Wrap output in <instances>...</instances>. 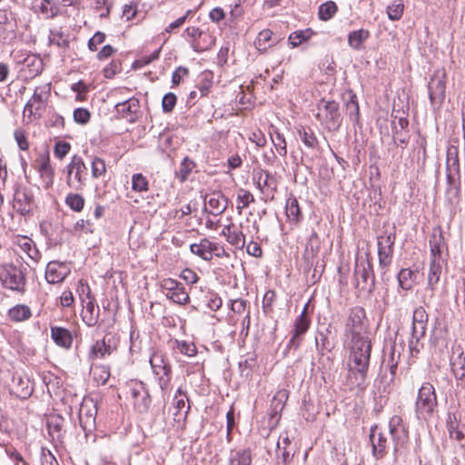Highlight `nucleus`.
<instances>
[{
    "label": "nucleus",
    "mask_w": 465,
    "mask_h": 465,
    "mask_svg": "<svg viewBox=\"0 0 465 465\" xmlns=\"http://www.w3.org/2000/svg\"><path fill=\"white\" fill-rule=\"evenodd\" d=\"M366 313L362 307L350 310L344 329L345 343L350 348L347 385L351 389L362 387L370 366L371 341L366 332Z\"/></svg>",
    "instance_id": "1"
},
{
    "label": "nucleus",
    "mask_w": 465,
    "mask_h": 465,
    "mask_svg": "<svg viewBox=\"0 0 465 465\" xmlns=\"http://www.w3.org/2000/svg\"><path fill=\"white\" fill-rule=\"evenodd\" d=\"M26 269L17 267L12 263L0 265V282L4 288L19 294L25 292Z\"/></svg>",
    "instance_id": "2"
},
{
    "label": "nucleus",
    "mask_w": 465,
    "mask_h": 465,
    "mask_svg": "<svg viewBox=\"0 0 465 465\" xmlns=\"http://www.w3.org/2000/svg\"><path fill=\"white\" fill-rule=\"evenodd\" d=\"M354 275L357 286L368 292H371L375 286V277L371 263V252L358 253L355 257Z\"/></svg>",
    "instance_id": "3"
},
{
    "label": "nucleus",
    "mask_w": 465,
    "mask_h": 465,
    "mask_svg": "<svg viewBox=\"0 0 465 465\" xmlns=\"http://www.w3.org/2000/svg\"><path fill=\"white\" fill-rule=\"evenodd\" d=\"M438 405L435 389L432 384L425 382L420 388L416 400V414L419 419L430 418Z\"/></svg>",
    "instance_id": "4"
},
{
    "label": "nucleus",
    "mask_w": 465,
    "mask_h": 465,
    "mask_svg": "<svg viewBox=\"0 0 465 465\" xmlns=\"http://www.w3.org/2000/svg\"><path fill=\"white\" fill-rule=\"evenodd\" d=\"M150 365L153 374L158 380V384L163 391L168 389L171 381V365L165 356L155 351L150 357Z\"/></svg>",
    "instance_id": "5"
},
{
    "label": "nucleus",
    "mask_w": 465,
    "mask_h": 465,
    "mask_svg": "<svg viewBox=\"0 0 465 465\" xmlns=\"http://www.w3.org/2000/svg\"><path fill=\"white\" fill-rule=\"evenodd\" d=\"M183 36L196 53H203L210 50L215 43L214 36L195 26L187 27L183 33Z\"/></svg>",
    "instance_id": "6"
},
{
    "label": "nucleus",
    "mask_w": 465,
    "mask_h": 465,
    "mask_svg": "<svg viewBox=\"0 0 465 465\" xmlns=\"http://www.w3.org/2000/svg\"><path fill=\"white\" fill-rule=\"evenodd\" d=\"M48 96L49 91H45L44 88H35L34 94L24 108V116L27 117L30 122L41 118L45 110Z\"/></svg>",
    "instance_id": "7"
},
{
    "label": "nucleus",
    "mask_w": 465,
    "mask_h": 465,
    "mask_svg": "<svg viewBox=\"0 0 465 465\" xmlns=\"http://www.w3.org/2000/svg\"><path fill=\"white\" fill-rule=\"evenodd\" d=\"M445 74L440 70H437L431 75L428 84L429 98L431 106L436 109L440 108L445 99Z\"/></svg>",
    "instance_id": "8"
},
{
    "label": "nucleus",
    "mask_w": 465,
    "mask_h": 465,
    "mask_svg": "<svg viewBox=\"0 0 465 465\" xmlns=\"http://www.w3.org/2000/svg\"><path fill=\"white\" fill-rule=\"evenodd\" d=\"M447 181L450 186H453L456 190V193H460V161H459V150L456 146H450L447 151Z\"/></svg>",
    "instance_id": "9"
},
{
    "label": "nucleus",
    "mask_w": 465,
    "mask_h": 465,
    "mask_svg": "<svg viewBox=\"0 0 465 465\" xmlns=\"http://www.w3.org/2000/svg\"><path fill=\"white\" fill-rule=\"evenodd\" d=\"M117 348V341L112 334H106L100 341H96L89 350L88 359L94 361L110 356Z\"/></svg>",
    "instance_id": "10"
},
{
    "label": "nucleus",
    "mask_w": 465,
    "mask_h": 465,
    "mask_svg": "<svg viewBox=\"0 0 465 465\" xmlns=\"http://www.w3.org/2000/svg\"><path fill=\"white\" fill-rule=\"evenodd\" d=\"M97 414L96 403L91 398L83 400L78 412L79 423L84 431H92L95 427Z\"/></svg>",
    "instance_id": "11"
},
{
    "label": "nucleus",
    "mask_w": 465,
    "mask_h": 465,
    "mask_svg": "<svg viewBox=\"0 0 465 465\" xmlns=\"http://www.w3.org/2000/svg\"><path fill=\"white\" fill-rule=\"evenodd\" d=\"M394 242V233H389L378 237L379 266L383 272H386L387 268L391 263Z\"/></svg>",
    "instance_id": "12"
},
{
    "label": "nucleus",
    "mask_w": 465,
    "mask_h": 465,
    "mask_svg": "<svg viewBox=\"0 0 465 465\" xmlns=\"http://www.w3.org/2000/svg\"><path fill=\"white\" fill-rule=\"evenodd\" d=\"M87 170L83 159L78 155H74L71 163L67 165V184L78 189L84 184L83 173Z\"/></svg>",
    "instance_id": "13"
},
{
    "label": "nucleus",
    "mask_w": 465,
    "mask_h": 465,
    "mask_svg": "<svg viewBox=\"0 0 465 465\" xmlns=\"http://www.w3.org/2000/svg\"><path fill=\"white\" fill-rule=\"evenodd\" d=\"M390 434L394 442V453H397L408 441V430L405 428L401 416L394 415L389 421Z\"/></svg>",
    "instance_id": "14"
},
{
    "label": "nucleus",
    "mask_w": 465,
    "mask_h": 465,
    "mask_svg": "<svg viewBox=\"0 0 465 465\" xmlns=\"http://www.w3.org/2000/svg\"><path fill=\"white\" fill-rule=\"evenodd\" d=\"M161 287L166 291V297L178 304H185L189 302L190 297L185 292L183 285L173 279H163Z\"/></svg>",
    "instance_id": "15"
},
{
    "label": "nucleus",
    "mask_w": 465,
    "mask_h": 465,
    "mask_svg": "<svg viewBox=\"0 0 465 465\" xmlns=\"http://www.w3.org/2000/svg\"><path fill=\"white\" fill-rule=\"evenodd\" d=\"M34 205V196L31 190L25 186H17L14 194V208L22 215L28 214Z\"/></svg>",
    "instance_id": "16"
},
{
    "label": "nucleus",
    "mask_w": 465,
    "mask_h": 465,
    "mask_svg": "<svg viewBox=\"0 0 465 465\" xmlns=\"http://www.w3.org/2000/svg\"><path fill=\"white\" fill-rule=\"evenodd\" d=\"M308 305L306 304L299 317L296 318L293 327L294 332L289 341L288 348L298 349L302 342V336L308 331L311 321L307 315Z\"/></svg>",
    "instance_id": "17"
},
{
    "label": "nucleus",
    "mask_w": 465,
    "mask_h": 465,
    "mask_svg": "<svg viewBox=\"0 0 465 465\" xmlns=\"http://www.w3.org/2000/svg\"><path fill=\"white\" fill-rule=\"evenodd\" d=\"M318 116H323L327 127L330 130H337L341 124L339 104L335 101H322V108H320Z\"/></svg>",
    "instance_id": "18"
},
{
    "label": "nucleus",
    "mask_w": 465,
    "mask_h": 465,
    "mask_svg": "<svg viewBox=\"0 0 465 465\" xmlns=\"http://www.w3.org/2000/svg\"><path fill=\"white\" fill-rule=\"evenodd\" d=\"M71 270L66 262H50L45 269V279L49 283L54 284L63 282Z\"/></svg>",
    "instance_id": "19"
},
{
    "label": "nucleus",
    "mask_w": 465,
    "mask_h": 465,
    "mask_svg": "<svg viewBox=\"0 0 465 465\" xmlns=\"http://www.w3.org/2000/svg\"><path fill=\"white\" fill-rule=\"evenodd\" d=\"M129 394L133 399L134 407L138 412L144 413L148 411L151 404V397L143 383L130 388Z\"/></svg>",
    "instance_id": "20"
},
{
    "label": "nucleus",
    "mask_w": 465,
    "mask_h": 465,
    "mask_svg": "<svg viewBox=\"0 0 465 465\" xmlns=\"http://www.w3.org/2000/svg\"><path fill=\"white\" fill-rule=\"evenodd\" d=\"M139 109V100L134 97L127 99L122 103H118L115 105L117 114L130 123H134L137 120Z\"/></svg>",
    "instance_id": "21"
},
{
    "label": "nucleus",
    "mask_w": 465,
    "mask_h": 465,
    "mask_svg": "<svg viewBox=\"0 0 465 465\" xmlns=\"http://www.w3.org/2000/svg\"><path fill=\"white\" fill-rule=\"evenodd\" d=\"M450 366L456 379L462 380L465 377V355L460 345L452 348Z\"/></svg>",
    "instance_id": "22"
},
{
    "label": "nucleus",
    "mask_w": 465,
    "mask_h": 465,
    "mask_svg": "<svg viewBox=\"0 0 465 465\" xmlns=\"http://www.w3.org/2000/svg\"><path fill=\"white\" fill-rule=\"evenodd\" d=\"M227 198L220 192H213L205 197V204L210 208L213 215L222 214L227 208Z\"/></svg>",
    "instance_id": "23"
},
{
    "label": "nucleus",
    "mask_w": 465,
    "mask_h": 465,
    "mask_svg": "<svg viewBox=\"0 0 465 465\" xmlns=\"http://www.w3.org/2000/svg\"><path fill=\"white\" fill-rule=\"evenodd\" d=\"M321 248V241L318 233L312 231L311 233L303 253V258L308 266H312Z\"/></svg>",
    "instance_id": "24"
},
{
    "label": "nucleus",
    "mask_w": 465,
    "mask_h": 465,
    "mask_svg": "<svg viewBox=\"0 0 465 465\" xmlns=\"http://www.w3.org/2000/svg\"><path fill=\"white\" fill-rule=\"evenodd\" d=\"M187 401L188 397L185 395V393L183 392L181 389H178L173 399V405L175 409L173 416L174 420L178 422L186 419L187 414L191 409L190 404H186Z\"/></svg>",
    "instance_id": "25"
},
{
    "label": "nucleus",
    "mask_w": 465,
    "mask_h": 465,
    "mask_svg": "<svg viewBox=\"0 0 465 465\" xmlns=\"http://www.w3.org/2000/svg\"><path fill=\"white\" fill-rule=\"evenodd\" d=\"M13 393L15 394L18 398L27 399L31 396L34 388L27 377H23L21 375H15L13 377Z\"/></svg>",
    "instance_id": "26"
},
{
    "label": "nucleus",
    "mask_w": 465,
    "mask_h": 465,
    "mask_svg": "<svg viewBox=\"0 0 465 465\" xmlns=\"http://www.w3.org/2000/svg\"><path fill=\"white\" fill-rule=\"evenodd\" d=\"M191 252L205 261L213 259V252L217 250V245L208 239L204 238L199 243H193L190 246Z\"/></svg>",
    "instance_id": "27"
},
{
    "label": "nucleus",
    "mask_w": 465,
    "mask_h": 465,
    "mask_svg": "<svg viewBox=\"0 0 465 465\" xmlns=\"http://www.w3.org/2000/svg\"><path fill=\"white\" fill-rule=\"evenodd\" d=\"M428 322H412L411 338L409 341V348L411 353L414 351L419 352L420 347V341L425 337Z\"/></svg>",
    "instance_id": "28"
},
{
    "label": "nucleus",
    "mask_w": 465,
    "mask_h": 465,
    "mask_svg": "<svg viewBox=\"0 0 465 465\" xmlns=\"http://www.w3.org/2000/svg\"><path fill=\"white\" fill-rule=\"evenodd\" d=\"M83 304L82 319L89 326L93 327L97 324L99 321L100 310L95 305V299L87 300Z\"/></svg>",
    "instance_id": "29"
},
{
    "label": "nucleus",
    "mask_w": 465,
    "mask_h": 465,
    "mask_svg": "<svg viewBox=\"0 0 465 465\" xmlns=\"http://www.w3.org/2000/svg\"><path fill=\"white\" fill-rule=\"evenodd\" d=\"M253 179L262 193H264L265 190H270L271 192L276 191V179L269 172L259 170L254 173Z\"/></svg>",
    "instance_id": "30"
},
{
    "label": "nucleus",
    "mask_w": 465,
    "mask_h": 465,
    "mask_svg": "<svg viewBox=\"0 0 465 465\" xmlns=\"http://www.w3.org/2000/svg\"><path fill=\"white\" fill-rule=\"evenodd\" d=\"M447 429L451 440H456L461 448L465 447L464 426L457 420L456 417L449 416Z\"/></svg>",
    "instance_id": "31"
},
{
    "label": "nucleus",
    "mask_w": 465,
    "mask_h": 465,
    "mask_svg": "<svg viewBox=\"0 0 465 465\" xmlns=\"http://www.w3.org/2000/svg\"><path fill=\"white\" fill-rule=\"evenodd\" d=\"M51 337L56 345L69 349L73 343V336L71 332L63 327H51Z\"/></svg>",
    "instance_id": "32"
},
{
    "label": "nucleus",
    "mask_w": 465,
    "mask_h": 465,
    "mask_svg": "<svg viewBox=\"0 0 465 465\" xmlns=\"http://www.w3.org/2000/svg\"><path fill=\"white\" fill-rule=\"evenodd\" d=\"M370 438L371 441L373 456L377 460L381 459L386 453L385 449L387 439L383 436L382 433L377 432L376 429L371 430Z\"/></svg>",
    "instance_id": "33"
},
{
    "label": "nucleus",
    "mask_w": 465,
    "mask_h": 465,
    "mask_svg": "<svg viewBox=\"0 0 465 465\" xmlns=\"http://www.w3.org/2000/svg\"><path fill=\"white\" fill-rule=\"evenodd\" d=\"M38 172L40 173V177L44 183V186L45 188H49L54 183V172L50 164L49 157L46 156L43 159L39 168Z\"/></svg>",
    "instance_id": "34"
},
{
    "label": "nucleus",
    "mask_w": 465,
    "mask_h": 465,
    "mask_svg": "<svg viewBox=\"0 0 465 465\" xmlns=\"http://www.w3.org/2000/svg\"><path fill=\"white\" fill-rule=\"evenodd\" d=\"M17 245L35 262H37L39 261V259L41 258V253L36 249L35 244L34 243V242L31 239H29L27 237H22L17 240Z\"/></svg>",
    "instance_id": "35"
},
{
    "label": "nucleus",
    "mask_w": 465,
    "mask_h": 465,
    "mask_svg": "<svg viewBox=\"0 0 465 465\" xmlns=\"http://www.w3.org/2000/svg\"><path fill=\"white\" fill-rule=\"evenodd\" d=\"M370 37V32L366 29L351 31L348 35V45L354 50H360L362 43Z\"/></svg>",
    "instance_id": "36"
},
{
    "label": "nucleus",
    "mask_w": 465,
    "mask_h": 465,
    "mask_svg": "<svg viewBox=\"0 0 465 465\" xmlns=\"http://www.w3.org/2000/svg\"><path fill=\"white\" fill-rule=\"evenodd\" d=\"M286 215L291 223H298L302 219V214L295 197H291L286 203Z\"/></svg>",
    "instance_id": "37"
},
{
    "label": "nucleus",
    "mask_w": 465,
    "mask_h": 465,
    "mask_svg": "<svg viewBox=\"0 0 465 465\" xmlns=\"http://www.w3.org/2000/svg\"><path fill=\"white\" fill-rule=\"evenodd\" d=\"M298 135L307 148L315 150L319 147L318 139L311 128L301 127L298 130Z\"/></svg>",
    "instance_id": "38"
},
{
    "label": "nucleus",
    "mask_w": 465,
    "mask_h": 465,
    "mask_svg": "<svg viewBox=\"0 0 465 465\" xmlns=\"http://www.w3.org/2000/svg\"><path fill=\"white\" fill-rule=\"evenodd\" d=\"M8 316L13 322H19L28 320L32 312L27 305L18 304L9 310Z\"/></svg>",
    "instance_id": "39"
},
{
    "label": "nucleus",
    "mask_w": 465,
    "mask_h": 465,
    "mask_svg": "<svg viewBox=\"0 0 465 465\" xmlns=\"http://www.w3.org/2000/svg\"><path fill=\"white\" fill-rule=\"evenodd\" d=\"M443 261H430L428 272V285L433 290L435 285L440 281V276L442 271Z\"/></svg>",
    "instance_id": "40"
},
{
    "label": "nucleus",
    "mask_w": 465,
    "mask_h": 465,
    "mask_svg": "<svg viewBox=\"0 0 465 465\" xmlns=\"http://www.w3.org/2000/svg\"><path fill=\"white\" fill-rule=\"evenodd\" d=\"M272 32L269 29H264L258 34L255 40V46L260 52H265L270 48L274 42L272 41Z\"/></svg>",
    "instance_id": "41"
},
{
    "label": "nucleus",
    "mask_w": 465,
    "mask_h": 465,
    "mask_svg": "<svg viewBox=\"0 0 465 465\" xmlns=\"http://www.w3.org/2000/svg\"><path fill=\"white\" fill-rule=\"evenodd\" d=\"M346 109L350 119L354 123H359L360 106L357 96L352 91L349 92V100L346 102Z\"/></svg>",
    "instance_id": "42"
},
{
    "label": "nucleus",
    "mask_w": 465,
    "mask_h": 465,
    "mask_svg": "<svg viewBox=\"0 0 465 465\" xmlns=\"http://www.w3.org/2000/svg\"><path fill=\"white\" fill-rule=\"evenodd\" d=\"M252 456L249 449H244L235 452L230 459L229 465H251Z\"/></svg>",
    "instance_id": "43"
},
{
    "label": "nucleus",
    "mask_w": 465,
    "mask_h": 465,
    "mask_svg": "<svg viewBox=\"0 0 465 465\" xmlns=\"http://www.w3.org/2000/svg\"><path fill=\"white\" fill-rule=\"evenodd\" d=\"M315 344L318 351L323 355L325 351H331L334 348V345L331 342L328 338L327 333L319 332L315 338Z\"/></svg>",
    "instance_id": "44"
},
{
    "label": "nucleus",
    "mask_w": 465,
    "mask_h": 465,
    "mask_svg": "<svg viewBox=\"0 0 465 465\" xmlns=\"http://www.w3.org/2000/svg\"><path fill=\"white\" fill-rule=\"evenodd\" d=\"M404 5L401 0H395L387 7V15L391 21H398L401 18Z\"/></svg>",
    "instance_id": "45"
},
{
    "label": "nucleus",
    "mask_w": 465,
    "mask_h": 465,
    "mask_svg": "<svg viewBox=\"0 0 465 465\" xmlns=\"http://www.w3.org/2000/svg\"><path fill=\"white\" fill-rule=\"evenodd\" d=\"M92 371L94 379L101 385H104L110 377L109 367L105 365H95L92 368Z\"/></svg>",
    "instance_id": "46"
},
{
    "label": "nucleus",
    "mask_w": 465,
    "mask_h": 465,
    "mask_svg": "<svg viewBox=\"0 0 465 465\" xmlns=\"http://www.w3.org/2000/svg\"><path fill=\"white\" fill-rule=\"evenodd\" d=\"M25 64L30 68L32 75H37L43 71V62L40 57L35 54L27 55L24 60Z\"/></svg>",
    "instance_id": "47"
},
{
    "label": "nucleus",
    "mask_w": 465,
    "mask_h": 465,
    "mask_svg": "<svg viewBox=\"0 0 465 465\" xmlns=\"http://www.w3.org/2000/svg\"><path fill=\"white\" fill-rule=\"evenodd\" d=\"M272 142L281 156H286L287 154V143L284 136L275 130L273 134H271Z\"/></svg>",
    "instance_id": "48"
},
{
    "label": "nucleus",
    "mask_w": 465,
    "mask_h": 465,
    "mask_svg": "<svg viewBox=\"0 0 465 465\" xmlns=\"http://www.w3.org/2000/svg\"><path fill=\"white\" fill-rule=\"evenodd\" d=\"M414 272L410 269H401L398 274L399 286L403 290H411L412 288V276Z\"/></svg>",
    "instance_id": "49"
},
{
    "label": "nucleus",
    "mask_w": 465,
    "mask_h": 465,
    "mask_svg": "<svg viewBox=\"0 0 465 465\" xmlns=\"http://www.w3.org/2000/svg\"><path fill=\"white\" fill-rule=\"evenodd\" d=\"M337 5L332 1H328L319 7V17L322 21H328L337 12Z\"/></svg>",
    "instance_id": "50"
},
{
    "label": "nucleus",
    "mask_w": 465,
    "mask_h": 465,
    "mask_svg": "<svg viewBox=\"0 0 465 465\" xmlns=\"http://www.w3.org/2000/svg\"><path fill=\"white\" fill-rule=\"evenodd\" d=\"M194 167V162L189 157H185L181 163L179 170L176 172V176L181 180V182H184Z\"/></svg>",
    "instance_id": "51"
},
{
    "label": "nucleus",
    "mask_w": 465,
    "mask_h": 465,
    "mask_svg": "<svg viewBox=\"0 0 465 465\" xmlns=\"http://www.w3.org/2000/svg\"><path fill=\"white\" fill-rule=\"evenodd\" d=\"M132 189L138 193L147 192L149 190L147 178L142 173H134L132 177Z\"/></svg>",
    "instance_id": "52"
},
{
    "label": "nucleus",
    "mask_w": 465,
    "mask_h": 465,
    "mask_svg": "<svg viewBox=\"0 0 465 465\" xmlns=\"http://www.w3.org/2000/svg\"><path fill=\"white\" fill-rule=\"evenodd\" d=\"M65 203L74 212H81L84 206V199L81 194L69 193L65 198Z\"/></svg>",
    "instance_id": "53"
},
{
    "label": "nucleus",
    "mask_w": 465,
    "mask_h": 465,
    "mask_svg": "<svg viewBox=\"0 0 465 465\" xmlns=\"http://www.w3.org/2000/svg\"><path fill=\"white\" fill-rule=\"evenodd\" d=\"M237 209L241 213V210L246 208L251 203L254 202V196L244 189H240L237 193Z\"/></svg>",
    "instance_id": "54"
},
{
    "label": "nucleus",
    "mask_w": 465,
    "mask_h": 465,
    "mask_svg": "<svg viewBox=\"0 0 465 465\" xmlns=\"http://www.w3.org/2000/svg\"><path fill=\"white\" fill-rule=\"evenodd\" d=\"M442 242L441 237L440 236L437 238L436 236H433L430 240V261H443L441 257V250H440V243Z\"/></svg>",
    "instance_id": "55"
},
{
    "label": "nucleus",
    "mask_w": 465,
    "mask_h": 465,
    "mask_svg": "<svg viewBox=\"0 0 465 465\" xmlns=\"http://www.w3.org/2000/svg\"><path fill=\"white\" fill-rule=\"evenodd\" d=\"M92 175L94 178H99L106 172L105 163L103 159L94 157L91 164Z\"/></svg>",
    "instance_id": "56"
},
{
    "label": "nucleus",
    "mask_w": 465,
    "mask_h": 465,
    "mask_svg": "<svg viewBox=\"0 0 465 465\" xmlns=\"http://www.w3.org/2000/svg\"><path fill=\"white\" fill-rule=\"evenodd\" d=\"M232 245L235 246L236 248L242 249L245 245V236L241 232L238 231L236 228L232 231L231 235L229 236L227 240Z\"/></svg>",
    "instance_id": "57"
},
{
    "label": "nucleus",
    "mask_w": 465,
    "mask_h": 465,
    "mask_svg": "<svg viewBox=\"0 0 465 465\" xmlns=\"http://www.w3.org/2000/svg\"><path fill=\"white\" fill-rule=\"evenodd\" d=\"M49 0H35V7L37 8L43 15L48 17H54L56 15V11L53 7L49 8Z\"/></svg>",
    "instance_id": "58"
},
{
    "label": "nucleus",
    "mask_w": 465,
    "mask_h": 465,
    "mask_svg": "<svg viewBox=\"0 0 465 465\" xmlns=\"http://www.w3.org/2000/svg\"><path fill=\"white\" fill-rule=\"evenodd\" d=\"M74 120L79 124H86L91 118V113L85 108H76L73 114Z\"/></svg>",
    "instance_id": "59"
},
{
    "label": "nucleus",
    "mask_w": 465,
    "mask_h": 465,
    "mask_svg": "<svg viewBox=\"0 0 465 465\" xmlns=\"http://www.w3.org/2000/svg\"><path fill=\"white\" fill-rule=\"evenodd\" d=\"M77 292L79 294V298L82 302H84L87 300H93L94 297L92 295L90 286L84 282L83 280L79 282Z\"/></svg>",
    "instance_id": "60"
},
{
    "label": "nucleus",
    "mask_w": 465,
    "mask_h": 465,
    "mask_svg": "<svg viewBox=\"0 0 465 465\" xmlns=\"http://www.w3.org/2000/svg\"><path fill=\"white\" fill-rule=\"evenodd\" d=\"M176 95L173 93L166 94L162 101V107L163 112L171 113L176 104Z\"/></svg>",
    "instance_id": "61"
},
{
    "label": "nucleus",
    "mask_w": 465,
    "mask_h": 465,
    "mask_svg": "<svg viewBox=\"0 0 465 465\" xmlns=\"http://www.w3.org/2000/svg\"><path fill=\"white\" fill-rule=\"evenodd\" d=\"M94 7L97 12H100L101 18L107 17L110 14L111 4L109 0H94Z\"/></svg>",
    "instance_id": "62"
},
{
    "label": "nucleus",
    "mask_w": 465,
    "mask_h": 465,
    "mask_svg": "<svg viewBox=\"0 0 465 465\" xmlns=\"http://www.w3.org/2000/svg\"><path fill=\"white\" fill-rule=\"evenodd\" d=\"M71 145L67 142H57L54 145V155L60 160L63 159L70 151Z\"/></svg>",
    "instance_id": "63"
},
{
    "label": "nucleus",
    "mask_w": 465,
    "mask_h": 465,
    "mask_svg": "<svg viewBox=\"0 0 465 465\" xmlns=\"http://www.w3.org/2000/svg\"><path fill=\"white\" fill-rule=\"evenodd\" d=\"M287 399V392L286 391H279L272 401V406L274 408L275 411L280 410L282 411L284 407V401Z\"/></svg>",
    "instance_id": "64"
}]
</instances>
